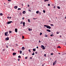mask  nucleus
Wrapping results in <instances>:
<instances>
[{
  "instance_id": "f3484780",
  "label": "nucleus",
  "mask_w": 66,
  "mask_h": 66,
  "mask_svg": "<svg viewBox=\"0 0 66 66\" xmlns=\"http://www.w3.org/2000/svg\"><path fill=\"white\" fill-rule=\"evenodd\" d=\"M49 1V0H45L44 2H46V1Z\"/></svg>"
},
{
  "instance_id": "7ed1b4c3",
  "label": "nucleus",
  "mask_w": 66,
  "mask_h": 66,
  "mask_svg": "<svg viewBox=\"0 0 66 66\" xmlns=\"http://www.w3.org/2000/svg\"><path fill=\"white\" fill-rule=\"evenodd\" d=\"M48 29H51V27H50V26H48L47 25V27H46Z\"/></svg>"
},
{
  "instance_id": "aec40b11",
  "label": "nucleus",
  "mask_w": 66,
  "mask_h": 66,
  "mask_svg": "<svg viewBox=\"0 0 66 66\" xmlns=\"http://www.w3.org/2000/svg\"><path fill=\"white\" fill-rule=\"evenodd\" d=\"M2 15H3V14L2 13H1L0 14V16H2Z\"/></svg>"
},
{
  "instance_id": "052dcab7",
  "label": "nucleus",
  "mask_w": 66,
  "mask_h": 66,
  "mask_svg": "<svg viewBox=\"0 0 66 66\" xmlns=\"http://www.w3.org/2000/svg\"><path fill=\"white\" fill-rule=\"evenodd\" d=\"M29 12H30L31 10H29Z\"/></svg>"
},
{
  "instance_id": "37998d69",
  "label": "nucleus",
  "mask_w": 66,
  "mask_h": 66,
  "mask_svg": "<svg viewBox=\"0 0 66 66\" xmlns=\"http://www.w3.org/2000/svg\"><path fill=\"white\" fill-rule=\"evenodd\" d=\"M8 1H11V0H8Z\"/></svg>"
},
{
  "instance_id": "f704fd0d",
  "label": "nucleus",
  "mask_w": 66,
  "mask_h": 66,
  "mask_svg": "<svg viewBox=\"0 0 66 66\" xmlns=\"http://www.w3.org/2000/svg\"><path fill=\"white\" fill-rule=\"evenodd\" d=\"M51 26H53V25L52 24H51Z\"/></svg>"
},
{
  "instance_id": "338daca9",
  "label": "nucleus",
  "mask_w": 66,
  "mask_h": 66,
  "mask_svg": "<svg viewBox=\"0 0 66 66\" xmlns=\"http://www.w3.org/2000/svg\"><path fill=\"white\" fill-rule=\"evenodd\" d=\"M60 37H62V36H60Z\"/></svg>"
},
{
  "instance_id": "4d7b16f0",
  "label": "nucleus",
  "mask_w": 66,
  "mask_h": 66,
  "mask_svg": "<svg viewBox=\"0 0 66 66\" xmlns=\"http://www.w3.org/2000/svg\"><path fill=\"white\" fill-rule=\"evenodd\" d=\"M51 55H53V53H52L51 54Z\"/></svg>"
},
{
  "instance_id": "e2e57ef3",
  "label": "nucleus",
  "mask_w": 66,
  "mask_h": 66,
  "mask_svg": "<svg viewBox=\"0 0 66 66\" xmlns=\"http://www.w3.org/2000/svg\"><path fill=\"white\" fill-rule=\"evenodd\" d=\"M64 18L65 19H66V16H65V17Z\"/></svg>"
},
{
  "instance_id": "5701e85b",
  "label": "nucleus",
  "mask_w": 66,
  "mask_h": 66,
  "mask_svg": "<svg viewBox=\"0 0 66 66\" xmlns=\"http://www.w3.org/2000/svg\"><path fill=\"white\" fill-rule=\"evenodd\" d=\"M28 51L30 52H31V50L29 49L28 50Z\"/></svg>"
},
{
  "instance_id": "ea45409f",
  "label": "nucleus",
  "mask_w": 66,
  "mask_h": 66,
  "mask_svg": "<svg viewBox=\"0 0 66 66\" xmlns=\"http://www.w3.org/2000/svg\"><path fill=\"white\" fill-rule=\"evenodd\" d=\"M35 53L36 54H37V52H35Z\"/></svg>"
},
{
  "instance_id": "dca6fc26",
  "label": "nucleus",
  "mask_w": 66,
  "mask_h": 66,
  "mask_svg": "<svg viewBox=\"0 0 66 66\" xmlns=\"http://www.w3.org/2000/svg\"><path fill=\"white\" fill-rule=\"evenodd\" d=\"M20 54H21V53H22V51H20Z\"/></svg>"
},
{
  "instance_id": "5fc2aeb1",
  "label": "nucleus",
  "mask_w": 66,
  "mask_h": 66,
  "mask_svg": "<svg viewBox=\"0 0 66 66\" xmlns=\"http://www.w3.org/2000/svg\"><path fill=\"white\" fill-rule=\"evenodd\" d=\"M22 19L23 20V19H24V18H22Z\"/></svg>"
},
{
  "instance_id": "603ef678",
  "label": "nucleus",
  "mask_w": 66,
  "mask_h": 66,
  "mask_svg": "<svg viewBox=\"0 0 66 66\" xmlns=\"http://www.w3.org/2000/svg\"><path fill=\"white\" fill-rule=\"evenodd\" d=\"M29 5H28V7H29Z\"/></svg>"
},
{
  "instance_id": "6ab92c4d",
  "label": "nucleus",
  "mask_w": 66,
  "mask_h": 66,
  "mask_svg": "<svg viewBox=\"0 0 66 66\" xmlns=\"http://www.w3.org/2000/svg\"><path fill=\"white\" fill-rule=\"evenodd\" d=\"M23 22L22 21H21L20 22V24H22V23Z\"/></svg>"
},
{
  "instance_id": "9b49d317",
  "label": "nucleus",
  "mask_w": 66,
  "mask_h": 66,
  "mask_svg": "<svg viewBox=\"0 0 66 66\" xmlns=\"http://www.w3.org/2000/svg\"><path fill=\"white\" fill-rule=\"evenodd\" d=\"M15 32H17V29H15Z\"/></svg>"
},
{
  "instance_id": "b1692460",
  "label": "nucleus",
  "mask_w": 66,
  "mask_h": 66,
  "mask_svg": "<svg viewBox=\"0 0 66 66\" xmlns=\"http://www.w3.org/2000/svg\"><path fill=\"white\" fill-rule=\"evenodd\" d=\"M42 33L40 32V35H42Z\"/></svg>"
},
{
  "instance_id": "2eb2a0df",
  "label": "nucleus",
  "mask_w": 66,
  "mask_h": 66,
  "mask_svg": "<svg viewBox=\"0 0 66 66\" xmlns=\"http://www.w3.org/2000/svg\"><path fill=\"white\" fill-rule=\"evenodd\" d=\"M39 13V11H37L36 12V13L37 14H38V13Z\"/></svg>"
},
{
  "instance_id": "412c9836",
  "label": "nucleus",
  "mask_w": 66,
  "mask_h": 66,
  "mask_svg": "<svg viewBox=\"0 0 66 66\" xmlns=\"http://www.w3.org/2000/svg\"><path fill=\"white\" fill-rule=\"evenodd\" d=\"M23 25H25V22H23Z\"/></svg>"
},
{
  "instance_id": "bb28decb",
  "label": "nucleus",
  "mask_w": 66,
  "mask_h": 66,
  "mask_svg": "<svg viewBox=\"0 0 66 66\" xmlns=\"http://www.w3.org/2000/svg\"><path fill=\"white\" fill-rule=\"evenodd\" d=\"M45 37H48V35H45Z\"/></svg>"
},
{
  "instance_id": "a211bd4d",
  "label": "nucleus",
  "mask_w": 66,
  "mask_h": 66,
  "mask_svg": "<svg viewBox=\"0 0 66 66\" xmlns=\"http://www.w3.org/2000/svg\"><path fill=\"white\" fill-rule=\"evenodd\" d=\"M43 12L44 13H46V11L45 10H43Z\"/></svg>"
},
{
  "instance_id": "0eeeda50",
  "label": "nucleus",
  "mask_w": 66,
  "mask_h": 66,
  "mask_svg": "<svg viewBox=\"0 0 66 66\" xmlns=\"http://www.w3.org/2000/svg\"><path fill=\"white\" fill-rule=\"evenodd\" d=\"M46 31H48V32H51V30L49 29H47Z\"/></svg>"
},
{
  "instance_id": "72a5a7b5",
  "label": "nucleus",
  "mask_w": 66,
  "mask_h": 66,
  "mask_svg": "<svg viewBox=\"0 0 66 66\" xmlns=\"http://www.w3.org/2000/svg\"><path fill=\"white\" fill-rule=\"evenodd\" d=\"M44 56L45 57H46V54H44Z\"/></svg>"
},
{
  "instance_id": "3c124183",
  "label": "nucleus",
  "mask_w": 66,
  "mask_h": 66,
  "mask_svg": "<svg viewBox=\"0 0 66 66\" xmlns=\"http://www.w3.org/2000/svg\"><path fill=\"white\" fill-rule=\"evenodd\" d=\"M39 43H41V42H40V41H39Z\"/></svg>"
},
{
  "instance_id": "09e8293b",
  "label": "nucleus",
  "mask_w": 66,
  "mask_h": 66,
  "mask_svg": "<svg viewBox=\"0 0 66 66\" xmlns=\"http://www.w3.org/2000/svg\"><path fill=\"white\" fill-rule=\"evenodd\" d=\"M37 49H38V46L37 47Z\"/></svg>"
},
{
  "instance_id": "f257e3e1",
  "label": "nucleus",
  "mask_w": 66,
  "mask_h": 66,
  "mask_svg": "<svg viewBox=\"0 0 66 66\" xmlns=\"http://www.w3.org/2000/svg\"><path fill=\"white\" fill-rule=\"evenodd\" d=\"M8 34V32H7L5 33V36H8V35L7 34Z\"/></svg>"
},
{
  "instance_id": "f03ea898",
  "label": "nucleus",
  "mask_w": 66,
  "mask_h": 66,
  "mask_svg": "<svg viewBox=\"0 0 66 66\" xmlns=\"http://www.w3.org/2000/svg\"><path fill=\"white\" fill-rule=\"evenodd\" d=\"M41 48H43L42 49H43V50H44L45 49V47L44 46L42 45L41 46Z\"/></svg>"
},
{
  "instance_id": "680f3d73",
  "label": "nucleus",
  "mask_w": 66,
  "mask_h": 66,
  "mask_svg": "<svg viewBox=\"0 0 66 66\" xmlns=\"http://www.w3.org/2000/svg\"><path fill=\"white\" fill-rule=\"evenodd\" d=\"M23 27H24V26H25L24 25H23Z\"/></svg>"
},
{
  "instance_id": "423d86ee",
  "label": "nucleus",
  "mask_w": 66,
  "mask_h": 66,
  "mask_svg": "<svg viewBox=\"0 0 66 66\" xmlns=\"http://www.w3.org/2000/svg\"><path fill=\"white\" fill-rule=\"evenodd\" d=\"M56 61H55L53 63V65H55V64H56Z\"/></svg>"
},
{
  "instance_id": "13d9d810",
  "label": "nucleus",
  "mask_w": 66,
  "mask_h": 66,
  "mask_svg": "<svg viewBox=\"0 0 66 66\" xmlns=\"http://www.w3.org/2000/svg\"><path fill=\"white\" fill-rule=\"evenodd\" d=\"M11 18H12L11 17H10L9 18H10V19H11Z\"/></svg>"
},
{
  "instance_id": "393cba45",
  "label": "nucleus",
  "mask_w": 66,
  "mask_h": 66,
  "mask_svg": "<svg viewBox=\"0 0 66 66\" xmlns=\"http://www.w3.org/2000/svg\"><path fill=\"white\" fill-rule=\"evenodd\" d=\"M18 10H21V8H18Z\"/></svg>"
},
{
  "instance_id": "58836bf2",
  "label": "nucleus",
  "mask_w": 66,
  "mask_h": 66,
  "mask_svg": "<svg viewBox=\"0 0 66 66\" xmlns=\"http://www.w3.org/2000/svg\"><path fill=\"white\" fill-rule=\"evenodd\" d=\"M19 60H20V59H18V61H19Z\"/></svg>"
},
{
  "instance_id": "39448f33",
  "label": "nucleus",
  "mask_w": 66,
  "mask_h": 66,
  "mask_svg": "<svg viewBox=\"0 0 66 66\" xmlns=\"http://www.w3.org/2000/svg\"><path fill=\"white\" fill-rule=\"evenodd\" d=\"M5 40H9V37H7V38H6Z\"/></svg>"
},
{
  "instance_id": "a18cd8bd",
  "label": "nucleus",
  "mask_w": 66,
  "mask_h": 66,
  "mask_svg": "<svg viewBox=\"0 0 66 66\" xmlns=\"http://www.w3.org/2000/svg\"><path fill=\"white\" fill-rule=\"evenodd\" d=\"M53 8L54 9H55V6H54Z\"/></svg>"
},
{
  "instance_id": "4be33fe9",
  "label": "nucleus",
  "mask_w": 66,
  "mask_h": 66,
  "mask_svg": "<svg viewBox=\"0 0 66 66\" xmlns=\"http://www.w3.org/2000/svg\"><path fill=\"white\" fill-rule=\"evenodd\" d=\"M18 57H19V58H21V56H20L19 55L18 56Z\"/></svg>"
},
{
  "instance_id": "8fccbe9b",
  "label": "nucleus",
  "mask_w": 66,
  "mask_h": 66,
  "mask_svg": "<svg viewBox=\"0 0 66 66\" xmlns=\"http://www.w3.org/2000/svg\"><path fill=\"white\" fill-rule=\"evenodd\" d=\"M12 50V51H14V49H13Z\"/></svg>"
},
{
  "instance_id": "c85d7f7f",
  "label": "nucleus",
  "mask_w": 66,
  "mask_h": 66,
  "mask_svg": "<svg viewBox=\"0 0 66 66\" xmlns=\"http://www.w3.org/2000/svg\"><path fill=\"white\" fill-rule=\"evenodd\" d=\"M51 36H54V35L53 34H52L50 35Z\"/></svg>"
},
{
  "instance_id": "c03bdc74",
  "label": "nucleus",
  "mask_w": 66,
  "mask_h": 66,
  "mask_svg": "<svg viewBox=\"0 0 66 66\" xmlns=\"http://www.w3.org/2000/svg\"><path fill=\"white\" fill-rule=\"evenodd\" d=\"M7 18H8V19L10 18V17H9V16H8L7 17Z\"/></svg>"
},
{
  "instance_id": "de8ad7c7",
  "label": "nucleus",
  "mask_w": 66,
  "mask_h": 66,
  "mask_svg": "<svg viewBox=\"0 0 66 66\" xmlns=\"http://www.w3.org/2000/svg\"><path fill=\"white\" fill-rule=\"evenodd\" d=\"M59 33L57 32V34H59Z\"/></svg>"
},
{
  "instance_id": "774afa93",
  "label": "nucleus",
  "mask_w": 66,
  "mask_h": 66,
  "mask_svg": "<svg viewBox=\"0 0 66 66\" xmlns=\"http://www.w3.org/2000/svg\"><path fill=\"white\" fill-rule=\"evenodd\" d=\"M31 31H32V29H31Z\"/></svg>"
},
{
  "instance_id": "2f4dec72",
  "label": "nucleus",
  "mask_w": 66,
  "mask_h": 66,
  "mask_svg": "<svg viewBox=\"0 0 66 66\" xmlns=\"http://www.w3.org/2000/svg\"><path fill=\"white\" fill-rule=\"evenodd\" d=\"M34 54H35L34 53H33L32 54V55H34Z\"/></svg>"
},
{
  "instance_id": "6e6552de",
  "label": "nucleus",
  "mask_w": 66,
  "mask_h": 66,
  "mask_svg": "<svg viewBox=\"0 0 66 66\" xmlns=\"http://www.w3.org/2000/svg\"><path fill=\"white\" fill-rule=\"evenodd\" d=\"M22 50H24L25 49V48L24 47H23L22 48Z\"/></svg>"
},
{
  "instance_id": "864d4df0",
  "label": "nucleus",
  "mask_w": 66,
  "mask_h": 66,
  "mask_svg": "<svg viewBox=\"0 0 66 66\" xmlns=\"http://www.w3.org/2000/svg\"><path fill=\"white\" fill-rule=\"evenodd\" d=\"M3 51H4V49H3Z\"/></svg>"
},
{
  "instance_id": "9d476101",
  "label": "nucleus",
  "mask_w": 66,
  "mask_h": 66,
  "mask_svg": "<svg viewBox=\"0 0 66 66\" xmlns=\"http://www.w3.org/2000/svg\"><path fill=\"white\" fill-rule=\"evenodd\" d=\"M16 53H13V55H16Z\"/></svg>"
},
{
  "instance_id": "7c9ffc66",
  "label": "nucleus",
  "mask_w": 66,
  "mask_h": 66,
  "mask_svg": "<svg viewBox=\"0 0 66 66\" xmlns=\"http://www.w3.org/2000/svg\"><path fill=\"white\" fill-rule=\"evenodd\" d=\"M39 15H40L41 14V13L40 12H39Z\"/></svg>"
},
{
  "instance_id": "4468645a",
  "label": "nucleus",
  "mask_w": 66,
  "mask_h": 66,
  "mask_svg": "<svg viewBox=\"0 0 66 66\" xmlns=\"http://www.w3.org/2000/svg\"><path fill=\"white\" fill-rule=\"evenodd\" d=\"M57 8L58 9H61V8H60V7L59 6H58L57 7Z\"/></svg>"
},
{
  "instance_id": "79ce46f5",
  "label": "nucleus",
  "mask_w": 66,
  "mask_h": 66,
  "mask_svg": "<svg viewBox=\"0 0 66 66\" xmlns=\"http://www.w3.org/2000/svg\"><path fill=\"white\" fill-rule=\"evenodd\" d=\"M32 59V57H30V59Z\"/></svg>"
},
{
  "instance_id": "ddd939ff",
  "label": "nucleus",
  "mask_w": 66,
  "mask_h": 66,
  "mask_svg": "<svg viewBox=\"0 0 66 66\" xmlns=\"http://www.w3.org/2000/svg\"><path fill=\"white\" fill-rule=\"evenodd\" d=\"M23 14H25V13H26V11H23Z\"/></svg>"
},
{
  "instance_id": "6e6d98bb",
  "label": "nucleus",
  "mask_w": 66,
  "mask_h": 66,
  "mask_svg": "<svg viewBox=\"0 0 66 66\" xmlns=\"http://www.w3.org/2000/svg\"><path fill=\"white\" fill-rule=\"evenodd\" d=\"M33 19L34 20H35V19H35V18H33Z\"/></svg>"
},
{
  "instance_id": "1a4fd4ad",
  "label": "nucleus",
  "mask_w": 66,
  "mask_h": 66,
  "mask_svg": "<svg viewBox=\"0 0 66 66\" xmlns=\"http://www.w3.org/2000/svg\"><path fill=\"white\" fill-rule=\"evenodd\" d=\"M14 7L15 9H17V8L18 7V6H14Z\"/></svg>"
},
{
  "instance_id": "bf43d9fd",
  "label": "nucleus",
  "mask_w": 66,
  "mask_h": 66,
  "mask_svg": "<svg viewBox=\"0 0 66 66\" xmlns=\"http://www.w3.org/2000/svg\"><path fill=\"white\" fill-rule=\"evenodd\" d=\"M22 4V6L23 5V4Z\"/></svg>"
},
{
  "instance_id": "cd10ccee",
  "label": "nucleus",
  "mask_w": 66,
  "mask_h": 66,
  "mask_svg": "<svg viewBox=\"0 0 66 66\" xmlns=\"http://www.w3.org/2000/svg\"><path fill=\"white\" fill-rule=\"evenodd\" d=\"M28 30L30 31L31 30V29H30V28H29L28 29Z\"/></svg>"
},
{
  "instance_id": "c756f323",
  "label": "nucleus",
  "mask_w": 66,
  "mask_h": 66,
  "mask_svg": "<svg viewBox=\"0 0 66 66\" xmlns=\"http://www.w3.org/2000/svg\"><path fill=\"white\" fill-rule=\"evenodd\" d=\"M47 26H48V25H44V27H47Z\"/></svg>"
},
{
  "instance_id": "c9c22d12",
  "label": "nucleus",
  "mask_w": 66,
  "mask_h": 66,
  "mask_svg": "<svg viewBox=\"0 0 66 66\" xmlns=\"http://www.w3.org/2000/svg\"><path fill=\"white\" fill-rule=\"evenodd\" d=\"M9 32L10 33H12V31H9Z\"/></svg>"
},
{
  "instance_id": "0e129e2a",
  "label": "nucleus",
  "mask_w": 66,
  "mask_h": 66,
  "mask_svg": "<svg viewBox=\"0 0 66 66\" xmlns=\"http://www.w3.org/2000/svg\"><path fill=\"white\" fill-rule=\"evenodd\" d=\"M58 54H60V53H58Z\"/></svg>"
},
{
  "instance_id": "20e7f679",
  "label": "nucleus",
  "mask_w": 66,
  "mask_h": 66,
  "mask_svg": "<svg viewBox=\"0 0 66 66\" xmlns=\"http://www.w3.org/2000/svg\"><path fill=\"white\" fill-rule=\"evenodd\" d=\"M11 22H13L12 21H8L7 22V24H10L11 23Z\"/></svg>"
},
{
  "instance_id": "4c0bfd02",
  "label": "nucleus",
  "mask_w": 66,
  "mask_h": 66,
  "mask_svg": "<svg viewBox=\"0 0 66 66\" xmlns=\"http://www.w3.org/2000/svg\"><path fill=\"white\" fill-rule=\"evenodd\" d=\"M25 59H28V57H26L25 58Z\"/></svg>"
},
{
  "instance_id": "473e14b6",
  "label": "nucleus",
  "mask_w": 66,
  "mask_h": 66,
  "mask_svg": "<svg viewBox=\"0 0 66 66\" xmlns=\"http://www.w3.org/2000/svg\"><path fill=\"white\" fill-rule=\"evenodd\" d=\"M57 48H61V47H60V46H59Z\"/></svg>"
},
{
  "instance_id": "a878e982",
  "label": "nucleus",
  "mask_w": 66,
  "mask_h": 66,
  "mask_svg": "<svg viewBox=\"0 0 66 66\" xmlns=\"http://www.w3.org/2000/svg\"><path fill=\"white\" fill-rule=\"evenodd\" d=\"M24 36H22V39H23L24 38Z\"/></svg>"
},
{
  "instance_id": "49530a36",
  "label": "nucleus",
  "mask_w": 66,
  "mask_h": 66,
  "mask_svg": "<svg viewBox=\"0 0 66 66\" xmlns=\"http://www.w3.org/2000/svg\"><path fill=\"white\" fill-rule=\"evenodd\" d=\"M6 48H8V47H9L8 46H7V45H6Z\"/></svg>"
},
{
  "instance_id": "a19ab883",
  "label": "nucleus",
  "mask_w": 66,
  "mask_h": 66,
  "mask_svg": "<svg viewBox=\"0 0 66 66\" xmlns=\"http://www.w3.org/2000/svg\"><path fill=\"white\" fill-rule=\"evenodd\" d=\"M48 6H50V4H48Z\"/></svg>"
},
{
  "instance_id": "e433bc0d",
  "label": "nucleus",
  "mask_w": 66,
  "mask_h": 66,
  "mask_svg": "<svg viewBox=\"0 0 66 66\" xmlns=\"http://www.w3.org/2000/svg\"><path fill=\"white\" fill-rule=\"evenodd\" d=\"M28 22H30V19H28Z\"/></svg>"
},
{
  "instance_id": "69168bd1",
  "label": "nucleus",
  "mask_w": 66,
  "mask_h": 66,
  "mask_svg": "<svg viewBox=\"0 0 66 66\" xmlns=\"http://www.w3.org/2000/svg\"><path fill=\"white\" fill-rule=\"evenodd\" d=\"M65 45H66V43H65Z\"/></svg>"
},
{
  "instance_id": "f8f14e48",
  "label": "nucleus",
  "mask_w": 66,
  "mask_h": 66,
  "mask_svg": "<svg viewBox=\"0 0 66 66\" xmlns=\"http://www.w3.org/2000/svg\"><path fill=\"white\" fill-rule=\"evenodd\" d=\"M33 51H36V49H35V48H34L33 49Z\"/></svg>"
}]
</instances>
